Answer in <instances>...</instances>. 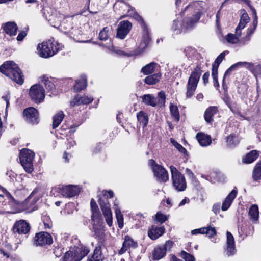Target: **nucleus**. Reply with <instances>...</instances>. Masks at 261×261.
I'll use <instances>...</instances> for the list:
<instances>
[{
	"instance_id": "44",
	"label": "nucleus",
	"mask_w": 261,
	"mask_h": 261,
	"mask_svg": "<svg viewBox=\"0 0 261 261\" xmlns=\"http://www.w3.org/2000/svg\"><path fill=\"white\" fill-rule=\"evenodd\" d=\"M41 79L42 83L45 85L46 88L47 90L52 91L55 89L54 84L49 79L48 77L43 75L41 77Z\"/></svg>"
},
{
	"instance_id": "43",
	"label": "nucleus",
	"mask_w": 261,
	"mask_h": 261,
	"mask_svg": "<svg viewBox=\"0 0 261 261\" xmlns=\"http://www.w3.org/2000/svg\"><path fill=\"white\" fill-rule=\"evenodd\" d=\"M137 116L139 122L142 123L144 127L146 126L148 121V118L146 113L143 111H140L137 113Z\"/></svg>"
},
{
	"instance_id": "31",
	"label": "nucleus",
	"mask_w": 261,
	"mask_h": 261,
	"mask_svg": "<svg viewBox=\"0 0 261 261\" xmlns=\"http://www.w3.org/2000/svg\"><path fill=\"white\" fill-rule=\"evenodd\" d=\"M196 137L201 146H206L212 143L211 138L209 135L199 133Z\"/></svg>"
},
{
	"instance_id": "2",
	"label": "nucleus",
	"mask_w": 261,
	"mask_h": 261,
	"mask_svg": "<svg viewBox=\"0 0 261 261\" xmlns=\"http://www.w3.org/2000/svg\"><path fill=\"white\" fill-rule=\"evenodd\" d=\"M199 14L193 18L186 17L182 21L178 18L173 22L171 29L176 34L185 32L194 27L200 19Z\"/></svg>"
},
{
	"instance_id": "51",
	"label": "nucleus",
	"mask_w": 261,
	"mask_h": 261,
	"mask_svg": "<svg viewBox=\"0 0 261 261\" xmlns=\"http://www.w3.org/2000/svg\"><path fill=\"white\" fill-rule=\"evenodd\" d=\"M93 229L96 237H100L103 233L102 227L101 225H97L94 223L93 225Z\"/></svg>"
},
{
	"instance_id": "17",
	"label": "nucleus",
	"mask_w": 261,
	"mask_h": 261,
	"mask_svg": "<svg viewBox=\"0 0 261 261\" xmlns=\"http://www.w3.org/2000/svg\"><path fill=\"white\" fill-rule=\"evenodd\" d=\"M153 171L154 176L159 182H165L169 179V175L167 171L162 166L155 165L153 167Z\"/></svg>"
},
{
	"instance_id": "49",
	"label": "nucleus",
	"mask_w": 261,
	"mask_h": 261,
	"mask_svg": "<svg viewBox=\"0 0 261 261\" xmlns=\"http://www.w3.org/2000/svg\"><path fill=\"white\" fill-rule=\"evenodd\" d=\"M226 142L229 146H232L238 144L239 141L235 135H230L227 137Z\"/></svg>"
},
{
	"instance_id": "35",
	"label": "nucleus",
	"mask_w": 261,
	"mask_h": 261,
	"mask_svg": "<svg viewBox=\"0 0 261 261\" xmlns=\"http://www.w3.org/2000/svg\"><path fill=\"white\" fill-rule=\"evenodd\" d=\"M87 86V79L85 75H82L80 78L77 80L75 82V84L74 86V90L76 92H79L84 89Z\"/></svg>"
},
{
	"instance_id": "41",
	"label": "nucleus",
	"mask_w": 261,
	"mask_h": 261,
	"mask_svg": "<svg viewBox=\"0 0 261 261\" xmlns=\"http://www.w3.org/2000/svg\"><path fill=\"white\" fill-rule=\"evenodd\" d=\"M252 177L254 180H261V162L256 165L253 171Z\"/></svg>"
},
{
	"instance_id": "16",
	"label": "nucleus",
	"mask_w": 261,
	"mask_h": 261,
	"mask_svg": "<svg viewBox=\"0 0 261 261\" xmlns=\"http://www.w3.org/2000/svg\"><path fill=\"white\" fill-rule=\"evenodd\" d=\"M38 192V189H35L28 197L25 200L23 204L25 208L33 211L37 209L35 204L39 199V196L36 195Z\"/></svg>"
},
{
	"instance_id": "28",
	"label": "nucleus",
	"mask_w": 261,
	"mask_h": 261,
	"mask_svg": "<svg viewBox=\"0 0 261 261\" xmlns=\"http://www.w3.org/2000/svg\"><path fill=\"white\" fill-rule=\"evenodd\" d=\"M237 192L235 190H233L226 197L222 205V210L225 211L228 209L231 205L233 200L237 195Z\"/></svg>"
},
{
	"instance_id": "39",
	"label": "nucleus",
	"mask_w": 261,
	"mask_h": 261,
	"mask_svg": "<svg viewBox=\"0 0 261 261\" xmlns=\"http://www.w3.org/2000/svg\"><path fill=\"white\" fill-rule=\"evenodd\" d=\"M249 216L252 221H257L259 216L258 208L257 205H252L249 211Z\"/></svg>"
},
{
	"instance_id": "9",
	"label": "nucleus",
	"mask_w": 261,
	"mask_h": 261,
	"mask_svg": "<svg viewBox=\"0 0 261 261\" xmlns=\"http://www.w3.org/2000/svg\"><path fill=\"white\" fill-rule=\"evenodd\" d=\"M37 50L40 57L46 58L54 56L58 51V49L55 44L49 40L39 44Z\"/></svg>"
},
{
	"instance_id": "5",
	"label": "nucleus",
	"mask_w": 261,
	"mask_h": 261,
	"mask_svg": "<svg viewBox=\"0 0 261 261\" xmlns=\"http://www.w3.org/2000/svg\"><path fill=\"white\" fill-rule=\"evenodd\" d=\"M114 196V193L112 191H105L103 194V198L99 199V203L103 214L106 219L107 224L109 226H112L113 224L112 213L110 208V204L108 201V198H111Z\"/></svg>"
},
{
	"instance_id": "36",
	"label": "nucleus",
	"mask_w": 261,
	"mask_h": 261,
	"mask_svg": "<svg viewBox=\"0 0 261 261\" xmlns=\"http://www.w3.org/2000/svg\"><path fill=\"white\" fill-rule=\"evenodd\" d=\"M158 67L157 63L151 62L146 66L143 67L141 71L144 74L148 75L153 73L155 71V69Z\"/></svg>"
},
{
	"instance_id": "30",
	"label": "nucleus",
	"mask_w": 261,
	"mask_h": 261,
	"mask_svg": "<svg viewBox=\"0 0 261 261\" xmlns=\"http://www.w3.org/2000/svg\"><path fill=\"white\" fill-rule=\"evenodd\" d=\"M17 29L16 24L13 22H7L3 25L4 30L10 36L16 35Z\"/></svg>"
},
{
	"instance_id": "52",
	"label": "nucleus",
	"mask_w": 261,
	"mask_h": 261,
	"mask_svg": "<svg viewBox=\"0 0 261 261\" xmlns=\"http://www.w3.org/2000/svg\"><path fill=\"white\" fill-rule=\"evenodd\" d=\"M108 32L109 28L108 27H105L99 32V38L100 40H106L108 38Z\"/></svg>"
},
{
	"instance_id": "59",
	"label": "nucleus",
	"mask_w": 261,
	"mask_h": 261,
	"mask_svg": "<svg viewBox=\"0 0 261 261\" xmlns=\"http://www.w3.org/2000/svg\"><path fill=\"white\" fill-rule=\"evenodd\" d=\"M253 73L257 77H261V65H257L253 68Z\"/></svg>"
},
{
	"instance_id": "19",
	"label": "nucleus",
	"mask_w": 261,
	"mask_h": 261,
	"mask_svg": "<svg viewBox=\"0 0 261 261\" xmlns=\"http://www.w3.org/2000/svg\"><path fill=\"white\" fill-rule=\"evenodd\" d=\"M51 14L46 16V19L51 25L57 28L65 16L57 11H51Z\"/></svg>"
},
{
	"instance_id": "62",
	"label": "nucleus",
	"mask_w": 261,
	"mask_h": 261,
	"mask_svg": "<svg viewBox=\"0 0 261 261\" xmlns=\"http://www.w3.org/2000/svg\"><path fill=\"white\" fill-rule=\"evenodd\" d=\"M251 39V36H248L247 34L246 36L240 40V43L242 44H245L248 43Z\"/></svg>"
},
{
	"instance_id": "47",
	"label": "nucleus",
	"mask_w": 261,
	"mask_h": 261,
	"mask_svg": "<svg viewBox=\"0 0 261 261\" xmlns=\"http://www.w3.org/2000/svg\"><path fill=\"white\" fill-rule=\"evenodd\" d=\"M170 111L171 114L174 117V119L176 121H178L180 119V116L177 107L173 104H171L170 106Z\"/></svg>"
},
{
	"instance_id": "54",
	"label": "nucleus",
	"mask_w": 261,
	"mask_h": 261,
	"mask_svg": "<svg viewBox=\"0 0 261 261\" xmlns=\"http://www.w3.org/2000/svg\"><path fill=\"white\" fill-rule=\"evenodd\" d=\"M155 220L161 224L165 222L168 219V217L165 215L161 212H158L155 215Z\"/></svg>"
},
{
	"instance_id": "20",
	"label": "nucleus",
	"mask_w": 261,
	"mask_h": 261,
	"mask_svg": "<svg viewBox=\"0 0 261 261\" xmlns=\"http://www.w3.org/2000/svg\"><path fill=\"white\" fill-rule=\"evenodd\" d=\"M226 249L225 252L228 256H232L236 252L234 239L233 235L229 231L226 232Z\"/></svg>"
},
{
	"instance_id": "3",
	"label": "nucleus",
	"mask_w": 261,
	"mask_h": 261,
	"mask_svg": "<svg viewBox=\"0 0 261 261\" xmlns=\"http://www.w3.org/2000/svg\"><path fill=\"white\" fill-rule=\"evenodd\" d=\"M75 20L74 16H64L57 28L71 37L74 38L81 34V31L77 28L73 26V23L75 22Z\"/></svg>"
},
{
	"instance_id": "61",
	"label": "nucleus",
	"mask_w": 261,
	"mask_h": 261,
	"mask_svg": "<svg viewBox=\"0 0 261 261\" xmlns=\"http://www.w3.org/2000/svg\"><path fill=\"white\" fill-rule=\"evenodd\" d=\"M158 97L159 98V99L158 101H157L158 103H163L165 102L166 96H165V93L164 92H163V91L160 92L158 93Z\"/></svg>"
},
{
	"instance_id": "56",
	"label": "nucleus",
	"mask_w": 261,
	"mask_h": 261,
	"mask_svg": "<svg viewBox=\"0 0 261 261\" xmlns=\"http://www.w3.org/2000/svg\"><path fill=\"white\" fill-rule=\"evenodd\" d=\"M253 28H249L247 29L246 34L248 36H251L252 34L253 33V32L257 25V21L256 16H255V18L254 19V20L253 21Z\"/></svg>"
},
{
	"instance_id": "14",
	"label": "nucleus",
	"mask_w": 261,
	"mask_h": 261,
	"mask_svg": "<svg viewBox=\"0 0 261 261\" xmlns=\"http://www.w3.org/2000/svg\"><path fill=\"white\" fill-rule=\"evenodd\" d=\"M53 242L51 236L46 232L41 231L37 233L34 239V244L36 246L50 245Z\"/></svg>"
},
{
	"instance_id": "40",
	"label": "nucleus",
	"mask_w": 261,
	"mask_h": 261,
	"mask_svg": "<svg viewBox=\"0 0 261 261\" xmlns=\"http://www.w3.org/2000/svg\"><path fill=\"white\" fill-rule=\"evenodd\" d=\"M64 117L63 112L60 111L56 114L53 117V128H57L61 123Z\"/></svg>"
},
{
	"instance_id": "6",
	"label": "nucleus",
	"mask_w": 261,
	"mask_h": 261,
	"mask_svg": "<svg viewBox=\"0 0 261 261\" xmlns=\"http://www.w3.org/2000/svg\"><path fill=\"white\" fill-rule=\"evenodd\" d=\"M170 170L173 187L177 191H185L187 184L184 176L173 166H170Z\"/></svg>"
},
{
	"instance_id": "45",
	"label": "nucleus",
	"mask_w": 261,
	"mask_h": 261,
	"mask_svg": "<svg viewBox=\"0 0 261 261\" xmlns=\"http://www.w3.org/2000/svg\"><path fill=\"white\" fill-rule=\"evenodd\" d=\"M241 36H239L237 33L235 32V34L229 33L225 37L226 40L228 43L231 44H236L238 42H240L239 37Z\"/></svg>"
},
{
	"instance_id": "63",
	"label": "nucleus",
	"mask_w": 261,
	"mask_h": 261,
	"mask_svg": "<svg viewBox=\"0 0 261 261\" xmlns=\"http://www.w3.org/2000/svg\"><path fill=\"white\" fill-rule=\"evenodd\" d=\"M26 35L27 33L25 31H21L19 33L18 35L17 36V40L18 41H22L26 36Z\"/></svg>"
},
{
	"instance_id": "22",
	"label": "nucleus",
	"mask_w": 261,
	"mask_h": 261,
	"mask_svg": "<svg viewBox=\"0 0 261 261\" xmlns=\"http://www.w3.org/2000/svg\"><path fill=\"white\" fill-rule=\"evenodd\" d=\"M138 246L136 241H135L129 236H126L124 238L122 246L119 251V254H123L130 248H136Z\"/></svg>"
},
{
	"instance_id": "50",
	"label": "nucleus",
	"mask_w": 261,
	"mask_h": 261,
	"mask_svg": "<svg viewBox=\"0 0 261 261\" xmlns=\"http://www.w3.org/2000/svg\"><path fill=\"white\" fill-rule=\"evenodd\" d=\"M115 214L119 227L122 228L123 226V217L119 209L115 208Z\"/></svg>"
},
{
	"instance_id": "23",
	"label": "nucleus",
	"mask_w": 261,
	"mask_h": 261,
	"mask_svg": "<svg viewBox=\"0 0 261 261\" xmlns=\"http://www.w3.org/2000/svg\"><path fill=\"white\" fill-rule=\"evenodd\" d=\"M79 192V188L72 185L63 187L61 190L62 195L65 197H72L77 195Z\"/></svg>"
},
{
	"instance_id": "27",
	"label": "nucleus",
	"mask_w": 261,
	"mask_h": 261,
	"mask_svg": "<svg viewBox=\"0 0 261 261\" xmlns=\"http://www.w3.org/2000/svg\"><path fill=\"white\" fill-rule=\"evenodd\" d=\"M242 15L238 25L236 28V33L239 35L241 36V30L245 27L246 24L249 22L250 19L247 13L245 10L242 12Z\"/></svg>"
},
{
	"instance_id": "58",
	"label": "nucleus",
	"mask_w": 261,
	"mask_h": 261,
	"mask_svg": "<svg viewBox=\"0 0 261 261\" xmlns=\"http://www.w3.org/2000/svg\"><path fill=\"white\" fill-rule=\"evenodd\" d=\"M171 142L172 144L181 152L185 153L186 152V149L180 144L175 141V140L171 139Z\"/></svg>"
},
{
	"instance_id": "13",
	"label": "nucleus",
	"mask_w": 261,
	"mask_h": 261,
	"mask_svg": "<svg viewBox=\"0 0 261 261\" xmlns=\"http://www.w3.org/2000/svg\"><path fill=\"white\" fill-rule=\"evenodd\" d=\"M29 95L33 101L39 103L43 101L45 97V91L42 86L35 84L30 88Z\"/></svg>"
},
{
	"instance_id": "8",
	"label": "nucleus",
	"mask_w": 261,
	"mask_h": 261,
	"mask_svg": "<svg viewBox=\"0 0 261 261\" xmlns=\"http://www.w3.org/2000/svg\"><path fill=\"white\" fill-rule=\"evenodd\" d=\"M35 153L31 150L23 149L20 153V161L25 171L31 173L33 170V161Z\"/></svg>"
},
{
	"instance_id": "11",
	"label": "nucleus",
	"mask_w": 261,
	"mask_h": 261,
	"mask_svg": "<svg viewBox=\"0 0 261 261\" xmlns=\"http://www.w3.org/2000/svg\"><path fill=\"white\" fill-rule=\"evenodd\" d=\"M18 205L16 201L8 192L0 193V208L9 212L16 208Z\"/></svg>"
},
{
	"instance_id": "4",
	"label": "nucleus",
	"mask_w": 261,
	"mask_h": 261,
	"mask_svg": "<svg viewBox=\"0 0 261 261\" xmlns=\"http://www.w3.org/2000/svg\"><path fill=\"white\" fill-rule=\"evenodd\" d=\"M201 73L202 70L200 65H197L192 71L189 77L186 86V95L187 98H190L194 95Z\"/></svg>"
},
{
	"instance_id": "34",
	"label": "nucleus",
	"mask_w": 261,
	"mask_h": 261,
	"mask_svg": "<svg viewBox=\"0 0 261 261\" xmlns=\"http://www.w3.org/2000/svg\"><path fill=\"white\" fill-rule=\"evenodd\" d=\"M259 153L256 150H252L247 154L242 159V162L245 164H250L253 162L258 156Z\"/></svg>"
},
{
	"instance_id": "10",
	"label": "nucleus",
	"mask_w": 261,
	"mask_h": 261,
	"mask_svg": "<svg viewBox=\"0 0 261 261\" xmlns=\"http://www.w3.org/2000/svg\"><path fill=\"white\" fill-rule=\"evenodd\" d=\"M114 7L119 14L121 15V17H125L127 15L135 14V18L139 21L143 22L142 17L137 14H136L133 8L125 2L123 1H118L115 3Z\"/></svg>"
},
{
	"instance_id": "1",
	"label": "nucleus",
	"mask_w": 261,
	"mask_h": 261,
	"mask_svg": "<svg viewBox=\"0 0 261 261\" xmlns=\"http://www.w3.org/2000/svg\"><path fill=\"white\" fill-rule=\"evenodd\" d=\"M0 72L19 85L24 82L21 70L13 61H9L3 64L0 66Z\"/></svg>"
},
{
	"instance_id": "48",
	"label": "nucleus",
	"mask_w": 261,
	"mask_h": 261,
	"mask_svg": "<svg viewBox=\"0 0 261 261\" xmlns=\"http://www.w3.org/2000/svg\"><path fill=\"white\" fill-rule=\"evenodd\" d=\"M247 64H250L249 63H247V62H238V63L233 64L231 66H230L226 71V72H225V73L224 74V77H223V80L224 79L225 76H226L231 72H232L234 69L235 68L238 67L240 66H244V65H247Z\"/></svg>"
},
{
	"instance_id": "38",
	"label": "nucleus",
	"mask_w": 261,
	"mask_h": 261,
	"mask_svg": "<svg viewBox=\"0 0 261 261\" xmlns=\"http://www.w3.org/2000/svg\"><path fill=\"white\" fill-rule=\"evenodd\" d=\"M166 254L165 249H163L161 246L156 247L152 253V258L154 260H160Z\"/></svg>"
},
{
	"instance_id": "29",
	"label": "nucleus",
	"mask_w": 261,
	"mask_h": 261,
	"mask_svg": "<svg viewBox=\"0 0 261 261\" xmlns=\"http://www.w3.org/2000/svg\"><path fill=\"white\" fill-rule=\"evenodd\" d=\"M164 227L152 226L151 229L148 231V236L152 240H156L164 233Z\"/></svg>"
},
{
	"instance_id": "55",
	"label": "nucleus",
	"mask_w": 261,
	"mask_h": 261,
	"mask_svg": "<svg viewBox=\"0 0 261 261\" xmlns=\"http://www.w3.org/2000/svg\"><path fill=\"white\" fill-rule=\"evenodd\" d=\"M180 256L185 261H195V259L192 255L186 252L185 251L181 252Z\"/></svg>"
},
{
	"instance_id": "7",
	"label": "nucleus",
	"mask_w": 261,
	"mask_h": 261,
	"mask_svg": "<svg viewBox=\"0 0 261 261\" xmlns=\"http://www.w3.org/2000/svg\"><path fill=\"white\" fill-rule=\"evenodd\" d=\"M88 253L89 250L85 247H74L65 254L63 261H80Z\"/></svg>"
},
{
	"instance_id": "33",
	"label": "nucleus",
	"mask_w": 261,
	"mask_h": 261,
	"mask_svg": "<svg viewBox=\"0 0 261 261\" xmlns=\"http://www.w3.org/2000/svg\"><path fill=\"white\" fill-rule=\"evenodd\" d=\"M218 112V109L216 107H210L208 108L204 113V118L207 123H211L213 121V117Z\"/></svg>"
},
{
	"instance_id": "42",
	"label": "nucleus",
	"mask_w": 261,
	"mask_h": 261,
	"mask_svg": "<svg viewBox=\"0 0 261 261\" xmlns=\"http://www.w3.org/2000/svg\"><path fill=\"white\" fill-rule=\"evenodd\" d=\"M90 206L93 213L92 220L94 221V219L99 216V211L95 201L93 199H92L91 200Z\"/></svg>"
},
{
	"instance_id": "26",
	"label": "nucleus",
	"mask_w": 261,
	"mask_h": 261,
	"mask_svg": "<svg viewBox=\"0 0 261 261\" xmlns=\"http://www.w3.org/2000/svg\"><path fill=\"white\" fill-rule=\"evenodd\" d=\"M102 243H98L95 247L93 255L91 257H89L88 261H103L105 257L102 253Z\"/></svg>"
},
{
	"instance_id": "60",
	"label": "nucleus",
	"mask_w": 261,
	"mask_h": 261,
	"mask_svg": "<svg viewBox=\"0 0 261 261\" xmlns=\"http://www.w3.org/2000/svg\"><path fill=\"white\" fill-rule=\"evenodd\" d=\"M173 246V242L171 241H167L164 245L163 246H161L162 248L164 249H165V253H166V251H169L170 250V249L172 248Z\"/></svg>"
},
{
	"instance_id": "24",
	"label": "nucleus",
	"mask_w": 261,
	"mask_h": 261,
	"mask_svg": "<svg viewBox=\"0 0 261 261\" xmlns=\"http://www.w3.org/2000/svg\"><path fill=\"white\" fill-rule=\"evenodd\" d=\"M93 100V97L88 95L81 96L77 95L70 102L71 107L79 106L80 105H87L90 103Z\"/></svg>"
},
{
	"instance_id": "57",
	"label": "nucleus",
	"mask_w": 261,
	"mask_h": 261,
	"mask_svg": "<svg viewBox=\"0 0 261 261\" xmlns=\"http://www.w3.org/2000/svg\"><path fill=\"white\" fill-rule=\"evenodd\" d=\"M253 28H249L247 29L246 34L248 36H251L252 34L253 33V32L257 25V21L256 16H255V18L254 19V20L253 21Z\"/></svg>"
},
{
	"instance_id": "18",
	"label": "nucleus",
	"mask_w": 261,
	"mask_h": 261,
	"mask_svg": "<svg viewBox=\"0 0 261 261\" xmlns=\"http://www.w3.org/2000/svg\"><path fill=\"white\" fill-rule=\"evenodd\" d=\"M132 28V24L128 21H121L117 28V36L123 39L125 38Z\"/></svg>"
},
{
	"instance_id": "25",
	"label": "nucleus",
	"mask_w": 261,
	"mask_h": 261,
	"mask_svg": "<svg viewBox=\"0 0 261 261\" xmlns=\"http://www.w3.org/2000/svg\"><path fill=\"white\" fill-rule=\"evenodd\" d=\"M191 234L196 235L197 234H206L210 238H212L216 234V230L215 227L211 226L195 229L191 231Z\"/></svg>"
},
{
	"instance_id": "37",
	"label": "nucleus",
	"mask_w": 261,
	"mask_h": 261,
	"mask_svg": "<svg viewBox=\"0 0 261 261\" xmlns=\"http://www.w3.org/2000/svg\"><path fill=\"white\" fill-rule=\"evenodd\" d=\"M161 77V74L157 73L146 77L144 79V82L146 84L149 85H154L159 81Z\"/></svg>"
},
{
	"instance_id": "12",
	"label": "nucleus",
	"mask_w": 261,
	"mask_h": 261,
	"mask_svg": "<svg viewBox=\"0 0 261 261\" xmlns=\"http://www.w3.org/2000/svg\"><path fill=\"white\" fill-rule=\"evenodd\" d=\"M207 8V5L205 2L203 1H196L187 6L181 13L184 14L188 11H194L195 14L191 17H189V18H193L198 14H199L200 17L201 15L206 12Z\"/></svg>"
},
{
	"instance_id": "15",
	"label": "nucleus",
	"mask_w": 261,
	"mask_h": 261,
	"mask_svg": "<svg viewBox=\"0 0 261 261\" xmlns=\"http://www.w3.org/2000/svg\"><path fill=\"white\" fill-rule=\"evenodd\" d=\"M23 115L25 120L32 124H37L39 117L37 110L33 107H29L23 111Z\"/></svg>"
},
{
	"instance_id": "46",
	"label": "nucleus",
	"mask_w": 261,
	"mask_h": 261,
	"mask_svg": "<svg viewBox=\"0 0 261 261\" xmlns=\"http://www.w3.org/2000/svg\"><path fill=\"white\" fill-rule=\"evenodd\" d=\"M150 41V37L147 32H145L143 35L141 42L140 45V48L142 50L145 49L148 46Z\"/></svg>"
},
{
	"instance_id": "21",
	"label": "nucleus",
	"mask_w": 261,
	"mask_h": 261,
	"mask_svg": "<svg viewBox=\"0 0 261 261\" xmlns=\"http://www.w3.org/2000/svg\"><path fill=\"white\" fill-rule=\"evenodd\" d=\"M13 229L14 233L26 234L30 231V227L25 221L20 220L15 223Z\"/></svg>"
},
{
	"instance_id": "53",
	"label": "nucleus",
	"mask_w": 261,
	"mask_h": 261,
	"mask_svg": "<svg viewBox=\"0 0 261 261\" xmlns=\"http://www.w3.org/2000/svg\"><path fill=\"white\" fill-rule=\"evenodd\" d=\"M228 51H224L221 53L216 58L215 60V62L213 65H217L218 66H219L220 64L222 62V61L223 60V59L225 58V56L226 54H228Z\"/></svg>"
},
{
	"instance_id": "32",
	"label": "nucleus",
	"mask_w": 261,
	"mask_h": 261,
	"mask_svg": "<svg viewBox=\"0 0 261 261\" xmlns=\"http://www.w3.org/2000/svg\"><path fill=\"white\" fill-rule=\"evenodd\" d=\"M141 98L142 99V102L145 105L155 107L158 104L156 98L152 94H145L142 96Z\"/></svg>"
},
{
	"instance_id": "64",
	"label": "nucleus",
	"mask_w": 261,
	"mask_h": 261,
	"mask_svg": "<svg viewBox=\"0 0 261 261\" xmlns=\"http://www.w3.org/2000/svg\"><path fill=\"white\" fill-rule=\"evenodd\" d=\"M185 52L186 56L190 57L192 54H194L195 52V50L194 49L188 47L186 49Z\"/></svg>"
}]
</instances>
